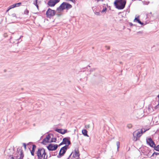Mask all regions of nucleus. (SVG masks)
<instances>
[{
	"mask_svg": "<svg viewBox=\"0 0 159 159\" xmlns=\"http://www.w3.org/2000/svg\"><path fill=\"white\" fill-rule=\"evenodd\" d=\"M145 131H144V132H143L142 129H141L140 131H138L136 134L137 137L138 138L140 136H141L143 133L145 132Z\"/></svg>",
	"mask_w": 159,
	"mask_h": 159,
	"instance_id": "dca6fc26",
	"label": "nucleus"
},
{
	"mask_svg": "<svg viewBox=\"0 0 159 159\" xmlns=\"http://www.w3.org/2000/svg\"><path fill=\"white\" fill-rule=\"evenodd\" d=\"M29 12V11L27 9H26L24 11L25 14L27 15Z\"/></svg>",
	"mask_w": 159,
	"mask_h": 159,
	"instance_id": "bb28decb",
	"label": "nucleus"
},
{
	"mask_svg": "<svg viewBox=\"0 0 159 159\" xmlns=\"http://www.w3.org/2000/svg\"><path fill=\"white\" fill-rule=\"evenodd\" d=\"M101 7L100 6H98L96 7V10L98 11H100Z\"/></svg>",
	"mask_w": 159,
	"mask_h": 159,
	"instance_id": "a878e982",
	"label": "nucleus"
},
{
	"mask_svg": "<svg viewBox=\"0 0 159 159\" xmlns=\"http://www.w3.org/2000/svg\"><path fill=\"white\" fill-rule=\"evenodd\" d=\"M7 151H8V150H6L5 151V153H6V152H7Z\"/></svg>",
	"mask_w": 159,
	"mask_h": 159,
	"instance_id": "37998d69",
	"label": "nucleus"
},
{
	"mask_svg": "<svg viewBox=\"0 0 159 159\" xmlns=\"http://www.w3.org/2000/svg\"><path fill=\"white\" fill-rule=\"evenodd\" d=\"M126 3V0H116L114 2L116 8L118 9H123Z\"/></svg>",
	"mask_w": 159,
	"mask_h": 159,
	"instance_id": "f03ea898",
	"label": "nucleus"
},
{
	"mask_svg": "<svg viewBox=\"0 0 159 159\" xmlns=\"http://www.w3.org/2000/svg\"><path fill=\"white\" fill-rule=\"evenodd\" d=\"M65 2H63L60 6L57 8V11L58 12H61L65 9Z\"/></svg>",
	"mask_w": 159,
	"mask_h": 159,
	"instance_id": "9d476101",
	"label": "nucleus"
},
{
	"mask_svg": "<svg viewBox=\"0 0 159 159\" xmlns=\"http://www.w3.org/2000/svg\"><path fill=\"white\" fill-rule=\"evenodd\" d=\"M134 135V134H133V135Z\"/></svg>",
	"mask_w": 159,
	"mask_h": 159,
	"instance_id": "3c124183",
	"label": "nucleus"
},
{
	"mask_svg": "<svg viewBox=\"0 0 159 159\" xmlns=\"http://www.w3.org/2000/svg\"><path fill=\"white\" fill-rule=\"evenodd\" d=\"M51 136L49 134L47 135L46 137L42 141L41 143L43 144H46L47 143H50V139Z\"/></svg>",
	"mask_w": 159,
	"mask_h": 159,
	"instance_id": "1a4fd4ad",
	"label": "nucleus"
},
{
	"mask_svg": "<svg viewBox=\"0 0 159 159\" xmlns=\"http://www.w3.org/2000/svg\"><path fill=\"white\" fill-rule=\"evenodd\" d=\"M38 0H35V1L34 2V4L35 5L37 4V2Z\"/></svg>",
	"mask_w": 159,
	"mask_h": 159,
	"instance_id": "c9c22d12",
	"label": "nucleus"
},
{
	"mask_svg": "<svg viewBox=\"0 0 159 159\" xmlns=\"http://www.w3.org/2000/svg\"><path fill=\"white\" fill-rule=\"evenodd\" d=\"M134 22H137L138 23H139L141 25H143L144 24V23L143 22H142L141 21H140L138 18H135V19L134 20Z\"/></svg>",
	"mask_w": 159,
	"mask_h": 159,
	"instance_id": "a211bd4d",
	"label": "nucleus"
},
{
	"mask_svg": "<svg viewBox=\"0 0 159 159\" xmlns=\"http://www.w3.org/2000/svg\"><path fill=\"white\" fill-rule=\"evenodd\" d=\"M23 146H24V148H25V149H26V144L25 143H23Z\"/></svg>",
	"mask_w": 159,
	"mask_h": 159,
	"instance_id": "72a5a7b5",
	"label": "nucleus"
},
{
	"mask_svg": "<svg viewBox=\"0 0 159 159\" xmlns=\"http://www.w3.org/2000/svg\"><path fill=\"white\" fill-rule=\"evenodd\" d=\"M132 25V24H131V25Z\"/></svg>",
	"mask_w": 159,
	"mask_h": 159,
	"instance_id": "8fccbe9b",
	"label": "nucleus"
},
{
	"mask_svg": "<svg viewBox=\"0 0 159 159\" xmlns=\"http://www.w3.org/2000/svg\"><path fill=\"white\" fill-rule=\"evenodd\" d=\"M58 146L54 144H50L47 147L49 151H54L57 149Z\"/></svg>",
	"mask_w": 159,
	"mask_h": 159,
	"instance_id": "423d86ee",
	"label": "nucleus"
},
{
	"mask_svg": "<svg viewBox=\"0 0 159 159\" xmlns=\"http://www.w3.org/2000/svg\"><path fill=\"white\" fill-rule=\"evenodd\" d=\"M36 146L35 145H34V144L33 145L32 148V150H31L32 151H33L34 152L35 149H36Z\"/></svg>",
	"mask_w": 159,
	"mask_h": 159,
	"instance_id": "b1692460",
	"label": "nucleus"
},
{
	"mask_svg": "<svg viewBox=\"0 0 159 159\" xmlns=\"http://www.w3.org/2000/svg\"><path fill=\"white\" fill-rule=\"evenodd\" d=\"M11 16L12 17L15 18H17V17H16V14H15V13L12 14L11 15Z\"/></svg>",
	"mask_w": 159,
	"mask_h": 159,
	"instance_id": "cd10ccee",
	"label": "nucleus"
},
{
	"mask_svg": "<svg viewBox=\"0 0 159 159\" xmlns=\"http://www.w3.org/2000/svg\"><path fill=\"white\" fill-rule=\"evenodd\" d=\"M129 128H131L132 127V125L131 124H129L127 125Z\"/></svg>",
	"mask_w": 159,
	"mask_h": 159,
	"instance_id": "2f4dec72",
	"label": "nucleus"
},
{
	"mask_svg": "<svg viewBox=\"0 0 159 159\" xmlns=\"http://www.w3.org/2000/svg\"><path fill=\"white\" fill-rule=\"evenodd\" d=\"M35 6H36V7H37L38 8H39V6H38V5L37 4H36V5H35Z\"/></svg>",
	"mask_w": 159,
	"mask_h": 159,
	"instance_id": "ea45409f",
	"label": "nucleus"
},
{
	"mask_svg": "<svg viewBox=\"0 0 159 159\" xmlns=\"http://www.w3.org/2000/svg\"><path fill=\"white\" fill-rule=\"evenodd\" d=\"M17 157H18V156H15V154L14 156H13L10 155L8 158L9 159H16V158H17Z\"/></svg>",
	"mask_w": 159,
	"mask_h": 159,
	"instance_id": "aec40b11",
	"label": "nucleus"
},
{
	"mask_svg": "<svg viewBox=\"0 0 159 159\" xmlns=\"http://www.w3.org/2000/svg\"><path fill=\"white\" fill-rule=\"evenodd\" d=\"M46 15L47 17L50 18L55 15V11L49 8L47 11Z\"/></svg>",
	"mask_w": 159,
	"mask_h": 159,
	"instance_id": "7ed1b4c3",
	"label": "nucleus"
},
{
	"mask_svg": "<svg viewBox=\"0 0 159 159\" xmlns=\"http://www.w3.org/2000/svg\"><path fill=\"white\" fill-rule=\"evenodd\" d=\"M68 148V145H65L61 148L59 154V156H60V157L63 156Z\"/></svg>",
	"mask_w": 159,
	"mask_h": 159,
	"instance_id": "39448f33",
	"label": "nucleus"
},
{
	"mask_svg": "<svg viewBox=\"0 0 159 159\" xmlns=\"http://www.w3.org/2000/svg\"><path fill=\"white\" fill-rule=\"evenodd\" d=\"M72 154V153L70 154V157L71 156V155Z\"/></svg>",
	"mask_w": 159,
	"mask_h": 159,
	"instance_id": "a18cd8bd",
	"label": "nucleus"
},
{
	"mask_svg": "<svg viewBox=\"0 0 159 159\" xmlns=\"http://www.w3.org/2000/svg\"><path fill=\"white\" fill-rule=\"evenodd\" d=\"M15 156H17L16 159H23L24 156L23 151L22 149H18L17 152L15 154Z\"/></svg>",
	"mask_w": 159,
	"mask_h": 159,
	"instance_id": "20e7f679",
	"label": "nucleus"
},
{
	"mask_svg": "<svg viewBox=\"0 0 159 159\" xmlns=\"http://www.w3.org/2000/svg\"><path fill=\"white\" fill-rule=\"evenodd\" d=\"M153 148H154V149L158 151H159V145H157V146H156V145H155V147H154Z\"/></svg>",
	"mask_w": 159,
	"mask_h": 159,
	"instance_id": "5701e85b",
	"label": "nucleus"
},
{
	"mask_svg": "<svg viewBox=\"0 0 159 159\" xmlns=\"http://www.w3.org/2000/svg\"><path fill=\"white\" fill-rule=\"evenodd\" d=\"M148 109L149 111L150 112H152L153 111V109L151 105H149L148 106Z\"/></svg>",
	"mask_w": 159,
	"mask_h": 159,
	"instance_id": "412c9836",
	"label": "nucleus"
},
{
	"mask_svg": "<svg viewBox=\"0 0 159 159\" xmlns=\"http://www.w3.org/2000/svg\"><path fill=\"white\" fill-rule=\"evenodd\" d=\"M138 33H141V32H138Z\"/></svg>",
	"mask_w": 159,
	"mask_h": 159,
	"instance_id": "49530a36",
	"label": "nucleus"
},
{
	"mask_svg": "<svg viewBox=\"0 0 159 159\" xmlns=\"http://www.w3.org/2000/svg\"><path fill=\"white\" fill-rule=\"evenodd\" d=\"M92 9L95 13V14L97 16H100V12H101L100 11H98L96 10V6H94L92 7Z\"/></svg>",
	"mask_w": 159,
	"mask_h": 159,
	"instance_id": "ddd939ff",
	"label": "nucleus"
},
{
	"mask_svg": "<svg viewBox=\"0 0 159 159\" xmlns=\"http://www.w3.org/2000/svg\"><path fill=\"white\" fill-rule=\"evenodd\" d=\"M57 16H60L61 15L60 14H57Z\"/></svg>",
	"mask_w": 159,
	"mask_h": 159,
	"instance_id": "79ce46f5",
	"label": "nucleus"
},
{
	"mask_svg": "<svg viewBox=\"0 0 159 159\" xmlns=\"http://www.w3.org/2000/svg\"><path fill=\"white\" fill-rule=\"evenodd\" d=\"M57 139L56 138H52L51 139H50V143L52 142H56V141Z\"/></svg>",
	"mask_w": 159,
	"mask_h": 159,
	"instance_id": "4be33fe9",
	"label": "nucleus"
},
{
	"mask_svg": "<svg viewBox=\"0 0 159 159\" xmlns=\"http://www.w3.org/2000/svg\"><path fill=\"white\" fill-rule=\"evenodd\" d=\"M132 25V24H131V25Z\"/></svg>",
	"mask_w": 159,
	"mask_h": 159,
	"instance_id": "de8ad7c7",
	"label": "nucleus"
},
{
	"mask_svg": "<svg viewBox=\"0 0 159 159\" xmlns=\"http://www.w3.org/2000/svg\"><path fill=\"white\" fill-rule=\"evenodd\" d=\"M159 155V152H154L153 154H152V156H154L155 155Z\"/></svg>",
	"mask_w": 159,
	"mask_h": 159,
	"instance_id": "c756f323",
	"label": "nucleus"
},
{
	"mask_svg": "<svg viewBox=\"0 0 159 159\" xmlns=\"http://www.w3.org/2000/svg\"><path fill=\"white\" fill-rule=\"evenodd\" d=\"M59 2V0H49L48 2L47 5L50 7H54Z\"/></svg>",
	"mask_w": 159,
	"mask_h": 159,
	"instance_id": "0eeeda50",
	"label": "nucleus"
},
{
	"mask_svg": "<svg viewBox=\"0 0 159 159\" xmlns=\"http://www.w3.org/2000/svg\"><path fill=\"white\" fill-rule=\"evenodd\" d=\"M82 134L84 136L87 137H89V135L87 134V131L86 130L83 129L82 130Z\"/></svg>",
	"mask_w": 159,
	"mask_h": 159,
	"instance_id": "6ab92c4d",
	"label": "nucleus"
},
{
	"mask_svg": "<svg viewBox=\"0 0 159 159\" xmlns=\"http://www.w3.org/2000/svg\"><path fill=\"white\" fill-rule=\"evenodd\" d=\"M97 2H98L99 1H103V0H96Z\"/></svg>",
	"mask_w": 159,
	"mask_h": 159,
	"instance_id": "a19ab883",
	"label": "nucleus"
},
{
	"mask_svg": "<svg viewBox=\"0 0 159 159\" xmlns=\"http://www.w3.org/2000/svg\"><path fill=\"white\" fill-rule=\"evenodd\" d=\"M65 9H66L67 10H68L70 8H71L72 6L70 4H69L65 2Z\"/></svg>",
	"mask_w": 159,
	"mask_h": 159,
	"instance_id": "f3484780",
	"label": "nucleus"
},
{
	"mask_svg": "<svg viewBox=\"0 0 159 159\" xmlns=\"http://www.w3.org/2000/svg\"><path fill=\"white\" fill-rule=\"evenodd\" d=\"M55 130L62 134H64L67 132L66 129H55Z\"/></svg>",
	"mask_w": 159,
	"mask_h": 159,
	"instance_id": "9b49d317",
	"label": "nucleus"
},
{
	"mask_svg": "<svg viewBox=\"0 0 159 159\" xmlns=\"http://www.w3.org/2000/svg\"><path fill=\"white\" fill-rule=\"evenodd\" d=\"M146 142L147 144L152 148L155 147V144L151 138H147Z\"/></svg>",
	"mask_w": 159,
	"mask_h": 159,
	"instance_id": "6e6552de",
	"label": "nucleus"
},
{
	"mask_svg": "<svg viewBox=\"0 0 159 159\" xmlns=\"http://www.w3.org/2000/svg\"><path fill=\"white\" fill-rule=\"evenodd\" d=\"M21 37H22V36H20V38L18 39V40H19V39H20V38H21Z\"/></svg>",
	"mask_w": 159,
	"mask_h": 159,
	"instance_id": "c03bdc74",
	"label": "nucleus"
},
{
	"mask_svg": "<svg viewBox=\"0 0 159 159\" xmlns=\"http://www.w3.org/2000/svg\"><path fill=\"white\" fill-rule=\"evenodd\" d=\"M132 25V24H131V25Z\"/></svg>",
	"mask_w": 159,
	"mask_h": 159,
	"instance_id": "09e8293b",
	"label": "nucleus"
},
{
	"mask_svg": "<svg viewBox=\"0 0 159 159\" xmlns=\"http://www.w3.org/2000/svg\"><path fill=\"white\" fill-rule=\"evenodd\" d=\"M30 152H31V154L32 156H34V151H32V150H31L30 151Z\"/></svg>",
	"mask_w": 159,
	"mask_h": 159,
	"instance_id": "473e14b6",
	"label": "nucleus"
},
{
	"mask_svg": "<svg viewBox=\"0 0 159 159\" xmlns=\"http://www.w3.org/2000/svg\"><path fill=\"white\" fill-rule=\"evenodd\" d=\"M107 11V8L106 7H103V9L102 11L100 10L101 12H105Z\"/></svg>",
	"mask_w": 159,
	"mask_h": 159,
	"instance_id": "393cba45",
	"label": "nucleus"
},
{
	"mask_svg": "<svg viewBox=\"0 0 159 159\" xmlns=\"http://www.w3.org/2000/svg\"><path fill=\"white\" fill-rule=\"evenodd\" d=\"M63 144H64V143H63V141H62V142L59 145V146H61Z\"/></svg>",
	"mask_w": 159,
	"mask_h": 159,
	"instance_id": "4c0bfd02",
	"label": "nucleus"
},
{
	"mask_svg": "<svg viewBox=\"0 0 159 159\" xmlns=\"http://www.w3.org/2000/svg\"><path fill=\"white\" fill-rule=\"evenodd\" d=\"M120 143L119 142V141L117 142H116V145L117 146V149H118L119 148V146H120Z\"/></svg>",
	"mask_w": 159,
	"mask_h": 159,
	"instance_id": "c85d7f7f",
	"label": "nucleus"
},
{
	"mask_svg": "<svg viewBox=\"0 0 159 159\" xmlns=\"http://www.w3.org/2000/svg\"><path fill=\"white\" fill-rule=\"evenodd\" d=\"M105 47L107 48V49H110V47L107 46H106Z\"/></svg>",
	"mask_w": 159,
	"mask_h": 159,
	"instance_id": "58836bf2",
	"label": "nucleus"
},
{
	"mask_svg": "<svg viewBox=\"0 0 159 159\" xmlns=\"http://www.w3.org/2000/svg\"><path fill=\"white\" fill-rule=\"evenodd\" d=\"M63 143L64 144H66V145H68L70 144L71 143L69 139H68V138H65L63 139Z\"/></svg>",
	"mask_w": 159,
	"mask_h": 159,
	"instance_id": "f8f14e48",
	"label": "nucleus"
},
{
	"mask_svg": "<svg viewBox=\"0 0 159 159\" xmlns=\"http://www.w3.org/2000/svg\"><path fill=\"white\" fill-rule=\"evenodd\" d=\"M21 4V2H19L13 4L11 5V8H13L15 7H18L20 6Z\"/></svg>",
	"mask_w": 159,
	"mask_h": 159,
	"instance_id": "2eb2a0df",
	"label": "nucleus"
},
{
	"mask_svg": "<svg viewBox=\"0 0 159 159\" xmlns=\"http://www.w3.org/2000/svg\"><path fill=\"white\" fill-rule=\"evenodd\" d=\"M12 9V8H11V6H10L8 8V9L6 11V12H8L10 9Z\"/></svg>",
	"mask_w": 159,
	"mask_h": 159,
	"instance_id": "f704fd0d",
	"label": "nucleus"
},
{
	"mask_svg": "<svg viewBox=\"0 0 159 159\" xmlns=\"http://www.w3.org/2000/svg\"><path fill=\"white\" fill-rule=\"evenodd\" d=\"M75 152L73 155V157L75 158L78 157L79 156V152L78 149H75Z\"/></svg>",
	"mask_w": 159,
	"mask_h": 159,
	"instance_id": "4468645a",
	"label": "nucleus"
},
{
	"mask_svg": "<svg viewBox=\"0 0 159 159\" xmlns=\"http://www.w3.org/2000/svg\"><path fill=\"white\" fill-rule=\"evenodd\" d=\"M36 154L38 159H46L48 157L45 149L43 148H38Z\"/></svg>",
	"mask_w": 159,
	"mask_h": 159,
	"instance_id": "f257e3e1",
	"label": "nucleus"
},
{
	"mask_svg": "<svg viewBox=\"0 0 159 159\" xmlns=\"http://www.w3.org/2000/svg\"><path fill=\"white\" fill-rule=\"evenodd\" d=\"M158 97L159 98V102H158V104L155 107V109H157V108H158V107H159V95H158Z\"/></svg>",
	"mask_w": 159,
	"mask_h": 159,
	"instance_id": "7c9ffc66",
	"label": "nucleus"
},
{
	"mask_svg": "<svg viewBox=\"0 0 159 159\" xmlns=\"http://www.w3.org/2000/svg\"><path fill=\"white\" fill-rule=\"evenodd\" d=\"M69 0L71 1L72 2H73V3H75V0Z\"/></svg>",
	"mask_w": 159,
	"mask_h": 159,
	"instance_id": "e433bc0d",
	"label": "nucleus"
}]
</instances>
